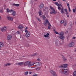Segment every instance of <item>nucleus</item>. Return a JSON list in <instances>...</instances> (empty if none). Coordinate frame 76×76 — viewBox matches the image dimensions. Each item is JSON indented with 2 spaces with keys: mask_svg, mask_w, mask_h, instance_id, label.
Returning <instances> with one entry per match:
<instances>
[{
  "mask_svg": "<svg viewBox=\"0 0 76 76\" xmlns=\"http://www.w3.org/2000/svg\"><path fill=\"white\" fill-rule=\"evenodd\" d=\"M31 63V62L30 61H27L24 62L23 64L25 66H28V65H29L30 66H33V65L35 64V63L34 62H32L33 64H30Z\"/></svg>",
  "mask_w": 76,
  "mask_h": 76,
  "instance_id": "f257e3e1",
  "label": "nucleus"
},
{
  "mask_svg": "<svg viewBox=\"0 0 76 76\" xmlns=\"http://www.w3.org/2000/svg\"><path fill=\"white\" fill-rule=\"evenodd\" d=\"M59 35H60V36L58 37L59 38L62 40H64V38H65V37L63 36V35H64V33L63 32H60Z\"/></svg>",
  "mask_w": 76,
  "mask_h": 76,
  "instance_id": "f03ea898",
  "label": "nucleus"
},
{
  "mask_svg": "<svg viewBox=\"0 0 76 76\" xmlns=\"http://www.w3.org/2000/svg\"><path fill=\"white\" fill-rule=\"evenodd\" d=\"M47 23L48 25L49 26H51V25L50 23V22L48 21V19H46V21L44 23V24L45 26H47Z\"/></svg>",
  "mask_w": 76,
  "mask_h": 76,
  "instance_id": "7ed1b4c3",
  "label": "nucleus"
},
{
  "mask_svg": "<svg viewBox=\"0 0 76 76\" xmlns=\"http://www.w3.org/2000/svg\"><path fill=\"white\" fill-rule=\"evenodd\" d=\"M50 9H51V10L52 11V12H50V14L52 15V14H55L56 13V11L54 10V8L52 7L51 6H50Z\"/></svg>",
  "mask_w": 76,
  "mask_h": 76,
  "instance_id": "20e7f679",
  "label": "nucleus"
},
{
  "mask_svg": "<svg viewBox=\"0 0 76 76\" xmlns=\"http://www.w3.org/2000/svg\"><path fill=\"white\" fill-rule=\"evenodd\" d=\"M67 66H68V64H63V65H61L59 66L60 68H66L67 67Z\"/></svg>",
  "mask_w": 76,
  "mask_h": 76,
  "instance_id": "39448f33",
  "label": "nucleus"
},
{
  "mask_svg": "<svg viewBox=\"0 0 76 76\" xmlns=\"http://www.w3.org/2000/svg\"><path fill=\"white\" fill-rule=\"evenodd\" d=\"M7 19H8L9 20H10V21H13V18L9 16H8L7 17Z\"/></svg>",
  "mask_w": 76,
  "mask_h": 76,
  "instance_id": "423d86ee",
  "label": "nucleus"
},
{
  "mask_svg": "<svg viewBox=\"0 0 76 76\" xmlns=\"http://www.w3.org/2000/svg\"><path fill=\"white\" fill-rule=\"evenodd\" d=\"M26 34H25V35L26 37H30L31 34L28 31V32H26Z\"/></svg>",
  "mask_w": 76,
  "mask_h": 76,
  "instance_id": "0eeeda50",
  "label": "nucleus"
},
{
  "mask_svg": "<svg viewBox=\"0 0 76 76\" xmlns=\"http://www.w3.org/2000/svg\"><path fill=\"white\" fill-rule=\"evenodd\" d=\"M50 72L51 73H52L53 75H54V76H56V72H55L54 71L52 70H50Z\"/></svg>",
  "mask_w": 76,
  "mask_h": 76,
  "instance_id": "6e6552de",
  "label": "nucleus"
},
{
  "mask_svg": "<svg viewBox=\"0 0 76 76\" xmlns=\"http://www.w3.org/2000/svg\"><path fill=\"white\" fill-rule=\"evenodd\" d=\"M12 36L11 35H9L7 36V39L9 41L11 40V39H12Z\"/></svg>",
  "mask_w": 76,
  "mask_h": 76,
  "instance_id": "1a4fd4ad",
  "label": "nucleus"
},
{
  "mask_svg": "<svg viewBox=\"0 0 76 76\" xmlns=\"http://www.w3.org/2000/svg\"><path fill=\"white\" fill-rule=\"evenodd\" d=\"M6 29H7L6 27H4L3 28H1V30L2 32H4L6 31Z\"/></svg>",
  "mask_w": 76,
  "mask_h": 76,
  "instance_id": "9d476101",
  "label": "nucleus"
},
{
  "mask_svg": "<svg viewBox=\"0 0 76 76\" xmlns=\"http://www.w3.org/2000/svg\"><path fill=\"white\" fill-rule=\"evenodd\" d=\"M50 35V34L49 33H47L46 35H44V36L45 38H47L48 39H50V37H49V36H48Z\"/></svg>",
  "mask_w": 76,
  "mask_h": 76,
  "instance_id": "9b49d317",
  "label": "nucleus"
},
{
  "mask_svg": "<svg viewBox=\"0 0 76 76\" xmlns=\"http://www.w3.org/2000/svg\"><path fill=\"white\" fill-rule=\"evenodd\" d=\"M74 45L75 43H74V42H72L69 44V47H73V46H74Z\"/></svg>",
  "mask_w": 76,
  "mask_h": 76,
  "instance_id": "f8f14e48",
  "label": "nucleus"
},
{
  "mask_svg": "<svg viewBox=\"0 0 76 76\" xmlns=\"http://www.w3.org/2000/svg\"><path fill=\"white\" fill-rule=\"evenodd\" d=\"M43 7H44V4L42 3H41L40 5V8L41 9H42L43 8Z\"/></svg>",
  "mask_w": 76,
  "mask_h": 76,
  "instance_id": "ddd939ff",
  "label": "nucleus"
},
{
  "mask_svg": "<svg viewBox=\"0 0 76 76\" xmlns=\"http://www.w3.org/2000/svg\"><path fill=\"white\" fill-rule=\"evenodd\" d=\"M35 64L36 66H39L41 65V64L39 62H36L35 63Z\"/></svg>",
  "mask_w": 76,
  "mask_h": 76,
  "instance_id": "4468645a",
  "label": "nucleus"
},
{
  "mask_svg": "<svg viewBox=\"0 0 76 76\" xmlns=\"http://www.w3.org/2000/svg\"><path fill=\"white\" fill-rule=\"evenodd\" d=\"M11 64H10L9 63L5 64H4V67H6L7 66H10V65H11Z\"/></svg>",
  "mask_w": 76,
  "mask_h": 76,
  "instance_id": "2eb2a0df",
  "label": "nucleus"
},
{
  "mask_svg": "<svg viewBox=\"0 0 76 76\" xmlns=\"http://www.w3.org/2000/svg\"><path fill=\"white\" fill-rule=\"evenodd\" d=\"M3 46H4V44L2 42H0V48H2V47H3Z\"/></svg>",
  "mask_w": 76,
  "mask_h": 76,
  "instance_id": "dca6fc26",
  "label": "nucleus"
},
{
  "mask_svg": "<svg viewBox=\"0 0 76 76\" xmlns=\"http://www.w3.org/2000/svg\"><path fill=\"white\" fill-rule=\"evenodd\" d=\"M19 29H21L22 28H23V26H22L21 24H20L18 27Z\"/></svg>",
  "mask_w": 76,
  "mask_h": 76,
  "instance_id": "f3484780",
  "label": "nucleus"
},
{
  "mask_svg": "<svg viewBox=\"0 0 76 76\" xmlns=\"http://www.w3.org/2000/svg\"><path fill=\"white\" fill-rule=\"evenodd\" d=\"M62 56L63 61H66V58L64 57L63 55H62Z\"/></svg>",
  "mask_w": 76,
  "mask_h": 76,
  "instance_id": "a211bd4d",
  "label": "nucleus"
},
{
  "mask_svg": "<svg viewBox=\"0 0 76 76\" xmlns=\"http://www.w3.org/2000/svg\"><path fill=\"white\" fill-rule=\"evenodd\" d=\"M61 13L62 14L64 13V9H63V7H62V8L61 10Z\"/></svg>",
  "mask_w": 76,
  "mask_h": 76,
  "instance_id": "6ab92c4d",
  "label": "nucleus"
},
{
  "mask_svg": "<svg viewBox=\"0 0 76 76\" xmlns=\"http://www.w3.org/2000/svg\"><path fill=\"white\" fill-rule=\"evenodd\" d=\"M64 73L65 75H67L68 73V70L64 71Z\"/></svg>",
  "mask_w": 76,
  "mask_h": 76,
  "instance_id": "aec40b11",
  "label": "nucleus"
},
{
  "mask_svg": "<svg viewBox=\"0 0 76 76\" xmlns=\"http://www.w3.org/2000/svg\"><path fill=\"white\" fill-rule=\"evenodd\" d=\"M41 13H42L41 10H39V11L38 13L39 14V16H41Z\"/></svg>",
  "mask_w": 76,
  "mask_h": 76,
  "instance_id": "412c9836",
  "label": "nucleus"
},
{
  "mask_svg": "<svg viewBox=\"0 0 76 76\" xmlns=\"http://www.w3.org/2000/svg\"><path fill=\"white\" fill-rule=\"evenodd\" d=\"M13 6H17V7H18V6H19V4H13Z\"/></svg>",
  "mask_w": 76,
  "mask_h": 76,
  "instance_id": "4be33fe9",
  "label": "nucleus"
},
{
  "mask_svg": "<svg viewBox=\"0 0 76 76\" xmlns=\"http://www.w3.org/2000/svg\"><path fill=\"white\" fill-rule=\"evenodd\" d=\"M67 22H66V21H65L64 22V26H66L67 25Z\"/></svg>",
  "mask_w": 76,
  "mask_h": 76,
  "instance_id": "5701e85b",
  "label": "nucleus"
},
{
  "mask_svg": "<svg viewBox=\"0 0 76 76\" xmlns=\"http://www.w3.org/2000/svg\"><path fill=\"white\" fill-rule=\"evenodd\" d=\"M36 19L38 21H39V22H41V19H40V18H38L37 17H36Z\"/></svg>",
  "mask_w": 76,
  "mask_h": 76,
  "instance_id": "b1692460",
  "label": "nucleus"
},
{
  "mask_svg": "<svg viewBox=\"0 0 76 76\" xmlns=\"http://www.w3.org/2000/svg\"><path fill=\"white\" fill-rule=\"evenodd\" d=\"M12 15L13 16H15L16 15V12L15 11H14V12H12Z\"/></svg>",
  "mask_w": 76,
  "mask_h": 76,
  "instance_id": "393cba45",
  "label": "nucleus"
},
{
  "mask_svg": "<svg viewBox=\"0 0 76 76\" xmlns=\"http://www.w3.org/2000/svg\"><path fill=\"white\" fill-rule=\"evenodd\" d=\"M46 18V17L45 15L42 16V19L44 20H45V18Z\"/></svg>",
  "mask_w": 76,
  "mask_h": 76,
  "instance_id": "a878e982",
  "label": "nucleus"
},
{
  "mask_svg": "<svg viewBox=\"0 0 76 76\" xmlns=\"http://www.w3.org/2000/svg\"><path fill=\"white\" fill-rule=\"evenodd\" d=\"M55 4L57 6H58L60 7V4L58 2H55Z\"/></svg>",
  "mask_w": 76,
  "mask_h": 76,
  "instance_id": "bb28decb",
  "label": "nucleus"
},
{
  "mask_svg": "<svg viewBox=\"0 0 76 76\" xmlns=\"http://www.w3.org/2000/svg\"><path fill=\"white\" fill-rule=\"evenodd\" d=\"M27 29H28V27H26V28H25V32H28V31L27 30Z\"/></svg>",
  "mask_w": 76,
  "mask_h": 76,
  "instance_id": "cd10ccee",
  "label": "nucleus"
},
{
  "mask_svg": "<svg viewBox=\"0 0 76 76\" xmlns=\"http://www.w3.org/2000/svg\"><path fill=\"white\" fill-rule=\"evenodd\" d=\"M6 10H7V13H10V10L9 8L6 9Z\"/></svg>",
  "mask_w": 76,
  "mask_h": 76,
  "instance_id": "c85d7f7f",
  "label": "nucleus"
},
{
  "mask_svg": "<svg viewBox=\"0 0 76 76\" xmlns=\"http://www.w3.org/2000/svg\"><path fill=\"white\" fill-rule=\"evenodd\" d=\"M73 76H76V71H74V72Z\"/></svg>",
  "mask_w": 76,
  "mask_h": 76,
  "instance_id": "c756f323",
  "label": "nucleus"
},
{
  "mask_svg": "<svg viewBox=\"0 0 76 76\" xmlns=\"http://www.w3.org/2000/svg\"><path fill=\"white\" fill-rule=\"evenodd\" d=\"M14 12H15V11H14L12 10H10V13H13Z\"/></svg>",
  "mask_w": 76,
  "mask_h": 76,
  "instance_id": "7c9ffc66",
  "label": "nucleus"
},
{
  "mask_svg": "<svg viewBox=\"0 0 76 76\" xmlns=\"http://www.w3.org/2000/svg\"><path fill=\"white\" fill-rule=\"evenodd\" d=\"M24 64L23 62H20L19 63V65H23Z\"/></svg>",
  "mask_w": 76,
  "mask_h": 76,
  "instance_id": "2f4dec72",
  "label": "nucleus"
},
{
  "mask_svg": "<svg viewBox=\"0 0 76 76\" xmlns=\"http://www.w3.org/2000/svg\"><path fill=\"white\" fill-rule=\"evenodd\" d=\"M28 73H29V72L27 71V72H25V75L26 76V75H28Z\"/></svg>",
  "mask_w": 76,
  "mask_h": 76,
  "instance_id": "473e14b6",
  "label": "nucleus"
},
{
  "mask_svg": "<svg viewBox=\"0 0 76 76\" xmlns=\"http://www.w3.org/2000/svg\"><path fill=\"white\" fill-rule=\"evenodd\" d=\"M16 34L18 35H20V33L18 31H17L16 32Z\"/></svg>",
  "mask_w": 76,
  "mask_h": 76,
  "instance_id": "72a5a7b5",
  "label": "nucleus"
},
{
  "mask_svg": "<svg viewBox=\"0 0 76 76\" xmlns=\"http://www.w3.org/2000/svg\"><path fill=\"white\" fill-rule=\"evenodd\" d=\"M38 53H34V54H33L32 55V56H37L38 55Z\"/></svg>",
  "mask_w": 76,
  "mask_h": 76,
  "instance_id": "f704fd0d",
  "label": "nucleus"
},
{
  "mask_svg": "<svg viewBox=\"0 0 76 76\" xmlns=\"http://www.w3.org/2000/svg\"><path fill=\"white\" fill-rule=\"evenodd\" d=\"M65 21H66V20H64V21L62 20L61 21V23H64V22Z\"/></svg>",
  "mask_w": 76,
  "mask_h": 76,
  "instance_id": "c9c22d12",
  "label": "nucleus"
},
{
  "mask_svg": "<svg viewBox=\"0 0 76 76\" xmlns=\"http://www.w3.org/2000/svg\"><path fill=\"white\" fill-rule=\"evenodd\" d=\"M41 69V68L39 67V68H36V69L37 70H40V69Z\"/></svg>",
  "mask_w": 76,
  "mask_h": 76,
  "instance_id": "e433bc0d",
  "label": "nucleus"
},
{
  "mask_svg": "<svg viewBox=\"0 0 76 76\" xmlns=\"http://www.w3.org/2000/svg\"><path fill=\"white\" fill-rule=\"evenodd\" d=\"M64 71H63L62 69H60V72L61 73H62Z\"/></svg>",
  "mask_w": 76,
  "mask_h": 76,
  "instance_id": "4c0bfd02",
  "label": "nucleus"
},
{
  "mask_svg": "<svg viewBox=\"0 0 76 76\" xmlns=\"http://www.w3.org/2000/svg\"><path fill=\"white\" fill-rule=\"evenodd\" d=\"M55 34H58V35H59V34H59V33H58V32H57L56 31H55Z\"/></svg>",
  "mask_w": 76,
  "mask_h": 76,
  "instance_id": "58836bf2",
  "label": "nucleus"
},
{
  "mask_svg": "<svg viewBox=\"0 0 76 76\" xmlns=\"http://www.w3.org/2000/svg\"><path fill=\"white\" fill-rule=\"evenodd\" d=\"M73 13H75V12H76V10H75V9H73Z\"/></svg>",
  "mask_w": 76,
  "mask_h": 76,
  "instance_id": "ea45409f",
  "label": "nucleus"
},
{
  "mask_svg": "<svg viewBox=\"0 0 76 76\" xmlns=\"http://www.w3.org/2000/svg\"><path fill=\"white\" fill-rule=\"evenodd\" d=\"M51 26H52L51 25V26H48V29H50L51 28Z\"/></svg>",
  "mask_w": 76,
  "mask_h": 76,
  "instance_id": "a19ab883",
  "label": "nucleus"
},
{
  "mask_svg": "<svg viewBox=\"0 0 76 76\" xmlns=\"http://www.w3.org/2000/svg\"><path fill=\"white\" fill-rule=\"evenodd\" d=\"M58 9L59 10H61V7H58Z\"/></svg>",
  "mask_w": 76,
  "mask_h": 76,
  "instance_id": "79ce46f5",
  "label": "nucleus"
},
{
  "mask_svg": "<svg viewBox=\"0 0 76 76\" xmlns=\"http://www.w3.org/2000/svg\"><path fill=\"white\" fill-rule=\"evenodd\" d=\"M68 9H69V12H70V11H71V10H70V7H68Z\"/></svg>",
  "mask_w": 76,
  "mask_h": 76,
  "instance_id": "37998d69",
  "label": "nucleus"
},
{
  "mask_svg": "<svg viewBox=\"0 0 76 76\" xmlns=\"http://www.w3.org/2000/svg\"><path fill=\"white\" fill-rule=\"evenodd\" d=\"M67 5L68 7H69V6H70V4L69 3L66 4Z\"/></svg>",
  "mask_w": 76,
  "mask_h": 76,
  "instance_id": "c03bdc74",
  "label": "nucleus"
},
{
  "mask_svg": "<svg viewBox=\"0 0 76 76\" xmlns=\"http://www.w3.org/2000/svg\"><path fill=\"white\" fill-rule=\"evenodd\" d=\"M64 71L65 70H68L67 69H66L65 68H64Z\"/></svg>",
  "mask_w": 76,
  "mask_h": 76,
  "instance_id": "a18cd8bd",
  "label": "nucleus"
},
{
  "mask_svg": "<svg viewBox=\"0 0 76 76\" xmlns=\"http://www.w3.org/2000/svg\"><path fill=\"white\" fill-rule=\"evenodd\" d=\"M3 12V10H0V12L2 13Z\"/></svg>",
  "mask_w": 76,
  "mask_h": 76,
  "instance_id": "49530a36",
  "label": "nucleus"
},
{
  "mask_svg": "<svg viewBox=\"0 0 76 76\" xmlns=\"http://www.w3.org/2000/svg\"><path fill=\"white\" fill-rule=\"evenodd\" d=\"M34 1H31V3L32 4H33V2Z\"/></svg>",
  "mask_w": 76,
  "mask_h": 76,
  "instance_id": "de8ad7c7",
  "label": "nucleus"
},
{
  "mask_svg": "<svg viewBox=\"0 0 76 76\" xmlns=\"http://www.w3.org/2000/svg\"><path fill=\"white\" fill-rule=\"evenodd\" d=\"M16 65H19V63H16Z\"/></svg>",
  "mask_w": 76,
  "mask_h": 76,
  "instance_id": "09e8293b",
  "label": "nucleus"
},
{
  "mask_svg": "<svg viewBox=\"0 0 76 76\" xmlns=\"http://www.w3.org/2000/svg\"><path fill=\"white\" fill-rule=\"evenodd\" d=\"M64 10L66 12H67V10L66 9H64Z\"/></svg>",
  "mask_w": 76,
  "mask_h": 76,
  "instance_id": "8fccbe9b",
  "label": "nucleus"
},
{
  "mask_svg": "<svg viewBox=\"0 0 76 76\" xmlns=\"http://www.w3.org/2000/svg\"><path fill=\"white\" fill-rule=\"evenodd\" d=\"M65 14L66 15H68V12H66Z\"/></svg>",
  "mask_w": 76,
  "mask_h": 76,
  "instance_id": "3c124183",
  "label": "nucleus"
},
{
  "mask_svg": "<svg viewBox=\"0 0 76 76\" xmlns=\"http://www.w3.org/2000/svg\"><path fill=\"white\" fill-rule=\"evenodd\" d=\"M59 44L60 45H63V44L61 42H60Z\"/></svg>",
  "mask_w": 76,
  "mask_h": 76,
  "instance_id": "603ef678",
  "label": "nucleus"
},
{
  "mask_svg": "<svg viewBox=\"0 0 76 76\" xmlns=\"http://www.w3.org/2000/svg\"><path fill=\"white\" fill-rule=\"evenodd\" d=\"M37 60H38V61H40V59L39 58H38L37 59Z\"/></svg>",
  "mask_w": 76,
  "mask_h": 76,
  "instance_id": "864d4df0",
  "label": "nucleus"
},
{
  "mask_svg": "<svg viewBox=\"0 0 76 76\" xmlns=\"http://www.w3.org/2000/svg\"><path fill=\"white\" fill-rule=\"evenodd\" d=\"M31 73H32V72H29V74H30V75H31Z\"/></svg>",
  "mask_w": 76,
  "mask_h": 76,
  "instance_id": "5fc2aeb1",
  "label": "nucleus"
},
{
  "mask_svg": "<svg viewBox=\"0 0 76 76\" xmlns=\"http://www.w3.org/2000/svg\"><path fill=\"white\" fill-rule=\"evenodd\" d=\"M59 5H60V7H62V5L60 4H59Z\"/></svg>",
  "mask_w": 76,
  "mask_h": 76,
  "instance_id": "6e6d98bb",
  "label": "nucleus"
},
{
  "mask_svg": "<svg viewBox=\"0 0 76 76\" xmlns=\"http://www.w3.org/2000/svg\"><path fill=\"white\" fill-rule=\"evenodd\" d=\"M75 38H76V37H73V39H75Z\"/></svg>",
  "mask_w": 76,
  "mask_h": 76,
  "instance_id": "4d7b16f0",
  "label": "nucleus"
},
{
  "mask_svg": "<svg viewBox=\"0 0 76 76\" xmlns=\"http://www.w3.org/2000/svg\"><path fill=\"white\" fill-rule=\"evenodd\" d=\"M66 16H67V17H69V15H66Z\"/></svg>",
  "mask_w": 76,
  "mask_h": 76,
  "instance_id": "13d9d810",
  "label": "nucleus"
},
{
  "mask_svg": "<svg viewBox=\"0 0 76 76\" xmlns=\"http://www.w3.org/2000/svg\"><path fill=\"white\" fill-rule=\"evenodd\" d=\"M38 0H34V1H37Z\"/></svg>",
  "mask_w": 76,
  "mask_h": 76,
  "instance_id": "bf43d9fd",
  "label": "nucleus"
},
{
  "mask_svg": "<svg viewBox=\"0 0 76 76\" xmlns=\"http://www.w3.org/2000/svg\"><path fill=\"white\" fill-rule=\"evenodd\" d=\"M53 1H56V0H53Z\"/></svg>",
  "mask_w": 76,
  "mask_h": 76,
  "instance_id": "052dcab7",
  "label": "nucleus"
},
{
  "mask_svg": "<svg viewBox=\"0 0 76 76\" xmlns=\"http://www.w3.org/2000/svg\"><path fill=\"white\" fill-rule=\"evenodd\" d=\"M47 7H45V9H47Z\"/></svg>",
  "mask_w": 76,
  "mask_h": 76,
  "instance_id": "680f3d73",
  "label": "nucleus"
},
{
  "mask_svg": "<svg viewBox=\"0 0 76 76\" xmlns=\"http://www.w3.org/2000/svg\"><path fill=\"white\" fill-rule=\"evenodd\" d=\"M1 16H0V19H1Z\"/></svg>",
  "mask_w": 76,
  "mask_h": 76,
  "instance_id": "e2e57ef3",
  "label": "nucleus"
},
{
  "mask_svg": "<svg viewBox=\"0 0 76 76\" xmlns=\"http://www.w3.org/2000/svg\"><path fill=\"white\" fill-rule=\"evenodd\" d=\"M75 52H76V50H75Z\"/></svg>",
  "mask_w": 76,
  "mask_h": 76,
  "instance_id": "0e129e2a",
  "label": "nucleus"
},
{
  "mask_svg": "<svg viewBox=\"0 0 76 76\" xmlns=\"http://www.w3.org/2000/svg\"><path fill=\"white\" fill-rule=\"evenodd\" d=\"M66 33H67V32H68V31H66Z\"/></svg>",
  "mask_w": 76,
  "mask_h": 76,
  "instance_id": "69168bd1",
  "label": "nucleus"
},
{
  "mask_svg": "<svg viewBox=\"0 0 76 76\" xmlns=\"http://www.w3.org/2000/svg\"><path fill=\"white\" fill-rule=\"evenodd\" d=\"M23 57H25V56H23Z\"/></svg>",
  "mask_w": 76,
  "mask_h": 76,
  "instance_id": "338daca9",
  "label": "nucleus"
},
{
  "mask_svg": "<svg viewBox=\"0 0 76 76\" xmlns=\"http://www.w3.org/2000/svg\"><path fill=\"white\" fill-rule=\"evenodd\" d=\"M63 1H65L66 0H62Z\"/></svg>",
  "mask_w": 76,
  "mask_h": 76,
  "instance_id": "774afa93",
  "label": "nucleus"
}]
</instances>
